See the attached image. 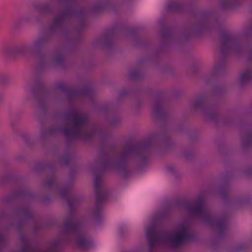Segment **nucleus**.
Instances as JSON below:
<instances>
[{"instance_id":"nucleus-1","label":"nucleus","mask_w":252,"mask_h":252,"mask_svg":"<svg viewBox=\"0 0 252 252\" xmlns=\"http://www.w3.org/2000/svg\"><path fill=\"white\" fill-rule=\"evenodd\" d=\"M56 175L53 173L45 182L44 189L51 194L58 193L65 199L70 210L61 228L57 238L52 241L46 251L36 246L31 239L22 234V231L27 221L34 218L31 211L30 202L34 198V194L27 188H20L11 193L0 197V221L9 218L15 219L17 222H8V230L15 228L20 236L13 252H57L64 243H73L81 249H87L93 245L88 234L89 226L83 220L80 218L73 209L77 201L76 196L72 194L71 186L59 187L56 182Z\"/></svg>"},{"instance_id":"nucleus-2","label":"nucleus","mask_w":252,"mask_h":252,"mask_svg":"<svg viewBox=\"0 0 252 252\" xmlns=\"http://www.w3.org/2000/svg\"><path fill=\"white\" fill-rule=\"evenodd\" d=\"M173 144L169 131L155 133L146 140L132 143L126 142L119 145L115 151V157L112 160L109 155L102 152L91 168L94 175V189L95 206L92 214L97 222L101 220L102 206L106 200L109 192L102 185L101 175L106 170L113 169L125 175L127 171L126 163L135 162L139 165L147 161L148 155L153 149L161 147L167 149Z\"/></svg>"},{"instance_id":"nucleus-3","label":"nucleus","mask_w":252,"mask_h":252,"mask_svg":"<svg viewBox=\"0 0 252 252\" xmlns=\"http://www.w3.org/2000/svg\"><path fill=\"white\" fill-rule=\"evenodd\" d=\"M75 15L79 23L77 31L83 29L86 26L84 21L86 11L83 9L76 11L73 8H67L60 11L51 19L48 32L37 37L29 44L30 53L36 57L37 67L39 70L62 65L64 63L66 57L64 49L57 50L51 58L46 55L43 51L46 45L52 40L54 32H61V37L63 39L70 38L72 31L69 24L70 19Z\"/></svg>"},{"instance_id":"nucleus-4","label":"nucleus","mask_w":252,"mask_h":252,"mask_svg":"<svg viewBox=\"0 0 252 252\" xmlns=\"http://www.w3.org/2000/svg\"><path fill=\"white\" fill-rule=\"evenodd\" d=\"M62 134L66 139L67 145L71 143L73 138L81 139L90 141L94 138L102 141L108 139L109 134L106 128L96 125H90L89 117L79 114L71 109L63 114V118L48 127L42 128L40 132V140H48L50 137Z\"/></svg>"},{"instance_id":"nucleus-5","label":"nucleus","mask_w":252,"mask_h":252,"mask_svg":"<svg viewBox=\"0 0 252 252\" xmlns=\"http://www.w3.org/2000/svg\"><path fill=\"white\" fill-rule=\"evenodd\" d=\"M221 50L220 59L216 63L210 72L204 76L203 80L209 84L214 81L216 78L225 72L227 64L226 57L230 54L239 56L243 55L244 52H248L249 60L252 59V47L245 49L240 41L238 37L228 32H223L220 35Z\"/></svg>"},{"instance_id":"nucleus-6","label":"nucleus","mask_w":252,"mask_h":252,"mask_svg":"<svg viewBox=\"0 0 252 252\" xmlns=\"http://www.w3.org/2000/svg\"><path fill=\"white\" fill-rule=\"evenodd\" d=\"M183 209L191 216L199 218L203 222L211 225L222 236L227 230L228 216L224 213L215 216L204 206V199L199 197L193 201H184L182 203Z\"/></svg>"},{"instance_id":"nucleus-7","label":"nucleus","mask_w":252,"mask_h":252,"mask_svg":"<svg viewBox=\"0 0 252 252\" xmlns=\"http://www.w3.org/2000/svg\"><path fill=\"white\" fill-rule=\"evenodd\" d=\"M222 24L215 11H197L184 34L186 37L200 35L205 31L219 28Z\"/></svg>"},{"instance_id":"nucleus-8","label":"nucleus","mask_w":252,"mask_h":252,"mask_svg":"<svg viewBox=\"0 0 252 252\" xmlns=\"http://www.w3.org/2000/svg\"><path fill=\"white\" fill-rule=\"evenodd\" d=\"M148 240L149 252H153L154 246L161 242H168L173 248H178L194 239L192 232H174L169 235L167 232H146Z\"/></svg>"},{"instance_id":"nucleus-9","label":"nucleus","mask_w":252,"mask_h":252,"mask_svg":"<svg viewBox=\"0 0 252 252\" xmlns=\"http://www.w3.org/2000/svg\"><path fill=\"white\" fill-rule=\"evenodd\" d=\"M28 86L37 102V108L41 112H45L47 109L49 95L43 82L41 80H35L32 84L30 83Z\"/></svg>"},{"instance_id":"nucleus-10","label":"nucleus","mask_w":252,"mask_h":252,"mask_svg":"<svg viewBox=\"0 0 252 252\" xmlns=\"http://www.w3.org/2000/svg\"><path fill=\"white\" fill-rule=\"evenodd\" d=\"M55 89L56 91H61L70 103L83 96H87L92 100L94 93V89L91 86L85 87L81 90H71L62 83L58 84Z\"/></svg>"},{"instance_id":"nucleus-11","label":"nucleus","mask_w":252,"mask_h":252,"mask_svg":"<svg viewBox=\"0 0 252 252\" xmlns=\"http://www.w3.org/2000/svg\"><path fill=\"white\" fill-rule=\"evenodd\" d=\"M191 107L196 110L201 111L204 116L213 122H217L219 115L214 108L207 101L204 97H201L193 101Z\"/></svg>"},{"instance_id":"nucleus-12","label":"nucleus","mask_w":252,"mask_h":252,"mask_svg":"<svg viewBox=\"0 0 252 252\" xmlns=\"http://www.w3.org/2000/svg\"><path fill=\"white\" fill-rule=\"evenodd\" d=\"M1 51L7 56H25L30 54L28 44L12 45L4 43L2 45Z\"/></svg>"},{"instance_id":"nucleus-13","label":"nucleus","mask_w":252,"mask_h":252,"mask_svg":"<svg viewBox=\"0 0 252 252\" xmlns=\"http://www.w3.org/2000/svg\"><path fill=\"white\" fill-rule=\"evenodd\" d=\"M59 0H51L40 3H33L32 7L42 15L52 14L55 12V7H60Z\"/></svg>"},{"instance_id":"nucleus-14","label":"nucleus","mask_w":252,"mask_h":252,"mask_svg":"<svg viewBox=\"0 0 252 252\" xmlns=\"http://www.w3.org/2000/svg\"><path fill=\"white\" fill-rule=\"evenodd\" d=\"M117 33V30L115 28H113L108 30L105 35L103 37L95 39L93 42L94 47H100L105 46L110 47L112 43L113 38Z\"/></svg>"},{"instance_id":"nucleus-15","label":"nucleus","mask_w":252,"mask_h":252,"mask_svg":"<svg viewBox=\"0 0 252 252\" xmlns=\"http://www.w3.org/2000/svg\"><path fill=\"white\" fill-rule=\"evenodd\" d=\"M153 112L156 118L159 119H164L168 116V112L164 107L162 101L160 99H157L153 103Z\"/></svg>"},{"instance_id":"nucleus-16","label":"nucleus","mask_w":252,"mask_h":252,"mask_svg":"<svg viewBox=\"0 0 252 252\" xmlns=\"http://www.w3.org/2000/svg\"><path fill=\"white\" fill-rule=\"evenodd\" d=\"M242 146L244 150L247 151L252 146V130H248L242 135Z\"/></svg>"},{"instance_id":"nucleus-17","label":"nucleus","mask_w":252,"mask_h":252,"mask_svg":"<svg viewBox=\"0 0 252 252\" xmlns=\"http://www.w3.org/2000/svg\"><path fill=\"white\" fill-rule=\"evenodd\" d=\"M252 81V71L249 69L242 72L239 78V84L241 86L248 84Z\"/></svg>"},{"instance_id":"nucleus-18","label":"nucleus","mask_w":252,"mask_h":252,"mask_svg":"<svg viewBox=\"0 0 252 252\" xmlns=\"http://www.w3.org/2000/svg\"><path fill=\"white\" fill-rule=\"evenodd\" d=\"M241 0H220V6L224 10L233 8L241 3Z\"/></svg>"},{"instance_id":"nucleus-19","label":"nucleus","mask_w":252,"mask_h":252,"mask_svg":"<svg viewBox=\"0 0 252 252\" xmlns=\"http://www.w3.org/2000/svg\"><path fill=\"white\" fill-rule=\"evenodd\" d=\"M71 160V157L68 153H66L61 157L58 158L55 163H50L47 165L49 169H52L57 163L68 165Z\"/></svg>"},{"instance_id":"nucleus-20","label":"nucleus","mask_w":252,"mask_h":252,"mask_svg":"<svg viewBox=\"0 0 252 252\" xmlns=\"http://www.w3.org/2000/svg\"><path fill=\"white\" fill-rule=\"evenodd\" d=\"M160 34L163 40L166 43L169 42L172 38V31L170 28H162L161 29Z\"/></svg>"},{"instance_id":"nucleus-21","label":"nucleus","mask_w":252,"mask_h":252,"mask_svg":"<svg viewBox=\"0 0 252 252\" xmlns=\"http://www.w3.org/2000/svg\"><path fill=\"white\" fill-rule=\"evenodd\" d=\"M167 8L172 12H180L183 9L184 5L178 2L171 1L168 3Z\"/></svg>"},{"instance_id":"nucleus-22","label":"nucleus","mask_w":252,"mask_h":252,"mask_svg":"<svg viewBox=\"0 0 252 252\" xmlns=\"http://www.w3.org/2000/svg\"><path fill=\"white\" fill-rule=\"evenodd\" d=\"M249 202V197L245 195H241L235 200L234 204L237 207H242L248 204Z\"/></svg>"},{"instance_id":"nucleus-23","label":"nucleus","mask_w":252,"mask_h":252,"mask_svg":"<svg viewBox=\"0 0 252 252\" xmlns=\"http://www.w3.org/2000/svg\"><path fill=\"white\" fill-rule=\"evenodd\" d=\"M220 194L223 200H226L229 194V188L227 185H224L220 188Z\"/></svg>"},{"instance_id":"nucleus-24","label":"nucleus","mask_w":252,"mask_h":252,"mask_svg":"<svg viewBox=\"0 0 252 252\" xmlns=\"http://www.w3.org/2000/svg\"><path fill=\"white\" fill-rule=\"evenodd\" d=\"M129 76L132 80L140 79L142 76L141 72L137 69H133L129 72Z\"/></svg>"},{"instance_id":"nucleus-25","label":"nucleus","mask_w":252,"mask_h":252,"mask_svg":"<svg viewBox=\"0 0 252 252\" xmlns=\"http://www.w3.org/2000/svg\"><path fill=\"white\" fill-rule=\"evenodd\" d=\"M122 120L119 116H116L113 117L109 121V124L112 126H120Z\"/></svg>"},{"instance_id":"nucleus-26","label":"nucleus","mask_w":252,"mask_h":252,"mask_svg":"<svg viewBox=\"0 0 252 252\" xmlns=\"http://www.w3.org/2000/svg\"><path fill=\"white\" fill-rule=\"evenodd\" d=\"M105 7V5L103 4H95L92 9V11L94 13H97L102 10Z\"/></svg>"},{"instance_id":"nucleus-27","label":"nucleus","mask_w":252,"mask_h":252,"mask_svg":"<svg viewBox=\"0 0 252 252\" xmlns=\"http://www.w3.org/2000/svg\"><path fill=\"white\" fill-rule=\"evenodd\" d=\"M9 80V76L5 73H0V84H5Z\"/></svg>"},{"instance_id":"nucleus-28","label":"nucleus","mask_w":252,"mask_h":252,"mask_svg":"<svg viewBox=\"0 0 252 252\" xmlns=\"http://www.w3.org/2000/svg\"><path fill=\"white\" fill-rule=\"evenodd\" d=\"M23 21V18L15 19L13 22V25L15 28H18L22 25Z\"/></svg>"},{"instance_id":"nucleus-29","label":"nucleus","mask_w":252,"mask_h":252,"mask_svg":"<svg viewBox=\"0 0 252 252\" xmlns=\"http://www.w3.org/2000/svg\"><path fill=\"white\" fill-rule=\"evenodd\" d=\"M32 16L31 14H27L23 17V21L27 23L32 22Z\"/></svg>"},{"instance_id":"nucleus-30","label":"nucleus","mask_w":252,"mask_h":252,"mask_svg":"<svg viewBox=\"0 0 252 252\" xmlns=\"http://www.w3.org/2000/svg\"><path fill=\"white\" fill-rule=\"evenodd\" d=\"M131 93L129 91H126L125 89L122 90L119 93V97L123 98L126 95H130Z\"/></svg>"},{"instance_id":"nucleus-31","label":"nucleus","mask_w":252,"mask_h":252,"mask_svg":"<svg viewBox=\"0 0 252 252\" xmlns=\"http://www.w3.org/2000/svg\"><path fill=\"white\" fill-rule=\"evenodd\" d=\"M40 201L44 203H48L50 202V198L48 195L41 197Z\"/></svg>"},{"instance_id":"nucleus-32","label":"nucleus","mask_w":252,"mask_h":252,"mask_svg":"<svg viewBox=\"0 0 252 252\" xmlns=\"http://www.w3.org/2000/svg\"><path fill=\"white\" fill-rule=\"evenodd\" d=\"M214 88V92L216 93H220L222 91V88H224L222 86H216L213 87Z\"/></svg>"},{"instance_id":"nucleus-33","label":"nucleus","mask_w":252,"mask_h":252,"mask_svg":"<svg viewBox=\"0 0 252 252\" xmlns=\"http://www.w3.org/2000/svg\"><path fill=\"white\" fill-rule=\"evenodd\" d=\"M25 158L24 154L22 153H20L16 155L15 157V159L17 161H20L23 160Z\"/></svg>"},{"instance_id":"nucleus-34","label":"nucleus","mask_w":252,"mask_h":252,"mask_svg":"<svg viewBox=\"0 0 252 252\" xmlns=\"http://www.w3.org/2000/svg\"><path fill=\"white\" fill-rule=\"evenodd\" d=\"M246 245L244 244H242L239 245L238 246V247L236 248V251L237 252L243 251V250H245L246 249Z\"/></svg>"},{"instance_id":"nucleus-35","label":"nucleus","mask_w":252,"mask_h":252,"mask_svg":"<svg viewBox=\"0 0 252 252\" xmlns=\"http://www.w3.org/2000/svg\"><path fill=\"white\" fill-rule=\"evenodd\" d=\"M42 229V226L40 224L35 222L34 226V231H37Z\"/></svg>"},{"instance_id":"nucleus-36","label":"nucleus","mask_w":252,"mask_h":252,"mask_svg":"<svg viewBox=\"0 0 252 252\" xmlns=\"http://www.w3.org/2000/svg\"><path fill=\"white\" fill-rule=\"evenodd\" d=\"M184 156L187 159H190L192 157V154L189 152H186L184 154Z\"/></svg>"},{"instance_id":"nucleus-37","label":"nucleus","mask_w":252,"mask_h":252,"mask_svg":"<svg viewBox=\"0 0 252 252\" xmlns=\"http://www.w3.org/2000/svg\"><path fill=\"white\" fill-rule=\"evenodd\" d=\"M24 141H25V142L26 143V144L30 146L31 145V142H30V139L29 137H27V136H25L24 137Z\"/></svg>"},{"instance_id":"nucleus-38","label":"nucleus","mask_w":252,"mask_h":252,"mask_svg":"<svg viewBox=\"0 0 252 252\" xmlns=\"http://www.w3.org/2000/svg\"><path fill=\"white\" fill-rule=\"evenodd\" d=\"M109 109V107L108 106H105V107H104L103 108V111H107V110H108Z\"/></svg>"},{"instance_id":"nucleus-39","label":"nucleus","mask_w":252,"mask_h":252,"mask_svg":"<svg viewBox=\"0 0 252 252\" xmlns=\"http://www.w3.org/2000/svg\"><path fill=\"white\" fill-rule=\"evenodd\" d=\"M246 35L247 36H250L251 35V34H250V33H247Z\"/></svg>"},{"instance_id":"nucleus-40","label":"nucleus","mask_w":252,"mask_h":252,"mask_svg":"<svg viewBox=\"0 0 252 252\" xmlns=\"http://www.w3.org/2000/svg\"><path fill=\"white\" fill-rule=\"evenodd\" d=\"M12 128L14 129V130H15L16 129L14 128V127L12 126Z\"/></svg>"}]
</instances>
